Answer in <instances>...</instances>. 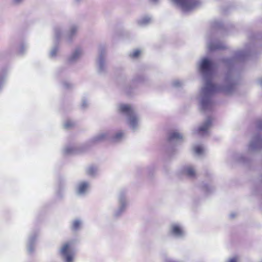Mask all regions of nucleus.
Masks as SVG:
<instances>
[{"label": "nucleus", "instance_id": "nucleus-25", "mask_svg": "<svg viewBox=\"0 0 262 262\" xmlns=\"http://www.w3.org/2000/svg\"><path fill=\"white\" fill-rule=\"evenodd\" d=\"M59 52V47L58 46H54L50 50L49 53V57L51 58H55L58 53Z\"/></svg>", "mask_w": 262, "mask_h": 262}, {"label": "nucleus", "instance_id": "nucleus-11", "mask_svg": "<svg viewBox=\"0 0 262 262\" xmlns=\"http://www.w3.org/2000/svg\"><path fill=\"white\" fill-rule=\"evenodd\" d=\"M118 201L119 206L118 209L114 213V215L116 216H119L120 215L125 211L127 207V202L125 195L124 192L120 193L118 197Z\"/></svg>", "mask_w": 262, "mask_h": 262}, {"label": "nucleus", "instance_id": "nucleus-36", "mask_svg": "<svg viewBox=\"0 0 262 262\" xmlns=\"http://www.w3.org/2000/svg\"><path fill=\"white\" fill-rule=\"evenodd\" d=\"M256 127L258 129H262V120L257 121Z\"/></svg>", "mask_w": 262, "mask_h": 262}, {"label": "nucleus", "instance_id": "nucleus-40", "mask_svg": "<svg viewBox=\"0 0 262 262\" xmlns=\"http://www.w3.org/2000/svg\"><path fill=\"white\" fill-rule=\"evenodd\" d=\"M204 187L206 189V190H207V191L208 190L209 191L210 189V188H211V187L210 186L208 185H206L204 186Z\"/></svg>", "mask_w": 262, "mask_h": 262}, {"label": "nucleus", "instance_id": "nucleus-8", "mask_svg": "<svg viewBox=\"0 0 262 262\" xmlns=\"http://www.w3.org/2000/svg\"><path fill=\"white\" fill-rule=\"evenodd\" d=\"M211 125L212 119L210 117H208L198 129L193 130V133L201 136H206L209 134V129Z\"/></svg>", "mask_w": 262, "mask_h": 262}, {"label": "nucleus", "instance_id": "nucleus-41", "mask_svg": "<svg viewBox=\"0 0 262 262\" xmlns=\"http://www.w3.org/2000/svg\"><path fill=\"white\" fill-rule=\"evenodd\" d=\"M235 215L236 214L235 213H231L230 214V216L231 218H233Z\"/></svg>", "mask_w": 262, "mask_h": 262}, {"label": "nucleus", "instance_id": "nucleus-7", "mask_svg": "<svg viewBox=\"0 0 262 262\" xmlns=\"http://www.w3.org/2000/svg\"><path fill=\"white\" fill-rule=\"evenodd\" d=\"M84 50L80 46L76 47L68 57L67 61L70 64L77 62L83 55Z\"/></svg>", "mask_w": 262, "mask_h": 262}, {"label": "nucleus", "instance_id": "nucleus-9", "mask_svg": "<svg viewBox=\"0 0 262 262\" xmlns=\"http://www.w3.org/2000/svg\"><path fill=\"white\" fill-rule=\"evenodd\" d=\"M112 135V132L110 130H102L91 139V142L93 143H97L111 139Z\"/></svg>", "mask_w": 262, "mask_h": 262}, {"label": "nucleus", "instance_id": "nucleus-35", "mask_svg": "<svg viewBox=\"0 0 262 262\" xmlns=\"http://www.w3.org/2000/svg\"><path fill=\"white\" fill-rule=\"evenodd\" d=\"M5 77L4 75H0V90H1L2 86L5 82Z\"/></svg>", "mask_w": 262, "mask_h": 262}, {"label": "nucleus", "instance_id": "nucleus-29", "mask_svg": "<svg viewBox=\"0 0 262 262\" xmlns=\"http://www.w3.org/2000/svg\"><path fill=\"white\" fill-rule=\"evenodd\" d=\"M141 51L139 50H136L130 53L129 56L133 58H137L140 54Z\"/></svg>", "mask_w": 262, "mask_h": 262}, {"label": "nucleus", "instance_id": "nucleus-12", "mask_svg": "<svg viewBox=\"0 0 262 262\" xmlns=\"http://www.w3.org/2000/svg\"><path fill=\"white\" fill-rule=\"evenodd\" d=\"M79 30V27L78 25L73 24L71 25L64 35V38L66 41L68 43L72 42L74 37L76 35Z\"/></svg>", "mask_w": 262, "mask_h": 262}, {"label": "nucleus", "instance_id": "nucleus-26", "mask_svg": "<svg viewBox=\"0 0 262 262\" xmlns=\"http://www.w3.org/2000/svg\"><path fill=\"white\" fill-rule=\"evenodd\" d=\"M82 222L79 220H75L73 222L72 229L74 231L79 230L81 225Z\"/></svg>", "mask_w": 262, "mask_h": 262}, {"label": "nucleus", "instance_id": "nucleus-19", "mask_svg": "<svg viewBox=\"0 0 262 262\" xmlns=\"http://www.w3.org/2000/svg\"><path fill=\"white\" fill-rule=\"evenodd\" d=\"M82 151L79 147L74 146H67L63 149V152L66 155L78 154Z\"/></svg>", "mask_w": 262, "mask_h": 262}, {"label": "nucleus", "instance_id": "nucleus-5", "mask_svg": "<svg viewBox=\"0 0 262 262\" xmlns=\"http://www.w3.org/2000/svg\"><path fill=\"white\" fill-rule=\"evenodd\" d=\"M60 253L65 258L66 262H73L75 251L71 243L64 244L60 249Z\"/></svg>", "mask_w": 262, "mask_h": 262}, {"label": "nucleus", "instance_id": "nucleus-13", "mask_svg": "<svg viewBox=\"0 0 262 262\" xmlns=\"http://www.w3.org/2000/svg\"><path fill=\"white\" fill-rule=\"evenodd\" d=\"M207 46L210 51H213L217 49H222L225 48V45L222 42L212 41L209 39L207 41Z\"/></svg>", "mask_w": 262, "mask_h": 262}, {"label": "nucleus", "instance_id": "nucleus-18", "mask_svg": "<svg viewBox=\"0 0 262 262\" xmlns=\"http://www.w3.org/2000/svg\"><path fill=\"white\" fill-rule=\"evenodd\" d=\"M90 187L89 183L81 182L79 183L77 187V193L79 195L85 194Z\"/></svg>", "mask_w": 262, "mask_h": 262}, {"label": "nucleus", "instance_id": "nucleus-30", "mask_svg": "<svg viewBox=\"0 0 262 262\" xmlns=\"http://www.w3.org/2000/svg\"><path fill=\"white\" fill-rule=\"evenodd\" d=\"M212 27L214 28H220L222 27V24L221 21L218 20H215L212 23Z\"/></svg>", "mask_w": 262, "mask_h": 262}, {"label": "nucleus", "instance_id": "nucleus-34", "mask_svg": "<svg viewBox=\"0 0 262 262\" xmlns=\"http://www.w3.org/2000/svg\"><path fill=\"white\" fill-rule=\"evenodd\" d=\"M88 101L86 99L83 98L82 100L81 107L82 109H85L88 106Z\"/></svg>", "mask_w": 262, "mask_h": 262}, {"label": "nucleus", "instance_id": "nucleus-6", "mask_svg": "<svg viewBox=\"0 0 262 262\" xmlns=\"http://www.w3.org/2000/svg\"><path fill=\"white\" fill-rule=\"evenodd\" d=\"M262 148V137L259 135L253 136L248 145V151L250 153L258 151Z\"/></svg>", "mask_w": 262, "mask_h": 262}, {"label": "nucleus", "instance_id": "nucleus-10", "mask_svg": "<svg viewBox=\"0 0 262 262\" xmlns=\"http://www.w3.org/2000/svg\"><path fill=\"white\" fill-rule=\"evenodd\" d=\"M170 233L177 238H182L185 233L183 227L179 224L173 223L170 226Z\"/></svg>", "mask_w": 262, "mask_h": 262}, {"label": "nucleus", "instance_id": "nucleus-23", "mask_svg": "<svg viewBox=\"0 0 262 262\" xmlns=\"http://www.w3.org/2000/svg\"><path fill=\"white\" fill-rule=\"evenodd\" d=\"M98 171V168L94 166L89 167L86 170V173L92 177H95L97 174Z\"/></svg>", "mask_w": 262, "mask_h": 262}, {"label": "nucleus", "instance_id": "nucleus-3", "mask_svg": "<svg viewBox=\"0 0 262 262\" xmlns=\"http://www.w3.org/2000/svg\"><path fill=\"white\" fill-rule=\"evenodd\" d=\"M105 58V47L104 46H100L98 49V57L96 62L98 72L100 74H103L107 71V64Z\"/></svg>", "mask_w": 262, "mask_h": 262}, {"label": "nucleus", "instance_id": "nucleus-37", "mask_svg": "<svg viewBox=\"0 0 262 262\" xmlns=\"http://www.w3.org/2000/svg\"><path fill=\"white\" fill-rule=\"evenodd\" d=\"M237 257L236 256L230 258L228 262H237Z\"/></svg>", "mask_w": 262, "mask_h": 262}, {"label": "nucleus", "instance_id": "nucleus-2", "mask_svg": "<svg viewBox=\"0 0 262 262\" xmlns=\"http://www.w3.org/2000/svg\"><path fill=\"white\" fill-rule=\"evenodd\" d=\"M117 110L119 113L126 117L127 124L131 129L136 130L138 128L140 118L133 106L127 104H119Z\"/></svg>", "mask_w": 262, "mask_h": 262}, {"label": "nucleus", "instance_id": "nucleus-22", "mask_svg": "<svg viewBox=\"0 0 262 262\" xmlns=\"http://www.w3.org/2000/svg\"><path fill=\"white\" fill-rule=\"evenodd\" d=\"M151 18L148 16H145L138 20V23L140 26H146L151 22Z\"/></svg>", "mask_w": 262, "mask_h": 262}, {"label": "nucleus", "instance_id": "nucleus-33", "mask_svg": "<svg viewBox=\"0 0 262 262\" xmlns=\"http://www.w3.org/2000/svg\"><path fill=\"white\" fill-rule=\"evenodd\" d=\"M183 83L179 80H176L172 82V85L175 88L180 87Z\"/></svg>", "mask_w": 262, "mask_h": 262}, {"label": "nucleus", "instance_id": "nucleus-15", "mask_svg": "<svg viewBox=\"0 0 262 262\" xmlns=\"http://www.w3.org/2000/svg\"><path fill=\"white\" fill-rule=\"evenodd\" d=\"M183 173L190 178H193L196 176V171L194 167L187 165L183 168Z\"/></svg>", "mask_w": 262, "mask_h": 262}, {"label": "nucleus", "instance_id": "nucleus-1", "mask_svg": "<svg viewBox=\"0 0 262 262\" xmlns=\"http://www.w3.org/2000/svg\"><path fill=\"white\" fill-rule=\"evenodd\" d=\"M247 51L239 50L236 52L232 59H224L223 62L229 67L223 82L215 85L212 82L213 78V63L207 58H203L199 63V68L201 73L204 84L202 88L198 99L201 109L203 111H211L214 105L213 96L217 92H223L226 94H231L235 90L237 82L238 73L233 68V66L238 61L245 60L249 56Z\"/></svg>", "mask_w": 262, "mask_h": 262}, {"label": "nucleus", "instance_id": "nucleus-14", "mask_svg": "<svg viewBox=\"0 0 262 262\" xmlns=\"http://www.w3.org/2000/svg\"><path fill=\"white\" fill-rule=\"evenodd\" d=\"M182 135L176 131L170 133L168 137V140L170 144L177 143L182 140Z\"/></svg>", "mask_w": 262, "mask_h": 262}, {"label": "nucleus", "instance_id": "nucleus-16", "mask_svg": "<svg viewBox=\"0 0 262 262\" xmlns=\"http://www.w3.org/2000/svg\"><path fill=\"white\" fill-rule=\"evenodd\" d=\"M149 79L148 77L144 75H136L132 80L134 84L140 83L146 84L148 82Z\"/></svg>", "mask_w": 262, "mask_h": 262}, {"label": "nucleus", "instance_id": "nucleus-24", "mask_svg": "<svg viewBox=\"0 0 262 262\" xmlns=\"http://www.w3.org/2000/svg\"><path fill=\"white\" fill-rule=\"evenodd\" d=\"M193 150L195 154L198 156H200L205 151L204 147L201 145H195L193 147Z\"/></svg>", "mask_w": 262, "mask_h": 262}, {"label": "nucleus", "instance_id": "nucleus-28", "mask_svg": "<svg viewBox=\"0 0 262 262\" xmlns=\"http://www.w3.org/2000/svg\"><path fill=\"white\" fill-rule=\"evenodd\" d=\"M26 49V45L24 43L20 44L18 48V53L21 55L23 54L25 52Z\"/></svg>", "mask_w": 262, "mask_h": 262}, {"label": "nucleus", "instance_id": "nucleus-44", "mask_svg": "<svg viewBox=\"0 0 262 262\" xmlns=\"http://www.w3.org/2000/svg\"><path fill=\"white\" fill-rule=\"evenodd\" d=\"M261 262H262V261Z\"/></svg>", "mask_w": 262, "mask_h": 262}, {"label": "nucleus", "instance_id": "nucleus-38", "mask_svg": "<svg viewBox=\"0 0 262 262\" xmlns=\"http://www.w3.org/2000/svg\"><path fill=\"white\" fill-rule=\"evenodd\" d=\"M23 0H13V2L15 5H18L20 4L23 2Z\"/></svg>", "mask_w": 262, "mask_h": 262}, {"label": "nucleus", "instance_id": "nucleus-4", "mask_svg": "<svg viewBox=\"0 0 262 262\" xmlns=\"http://www.w3.org/2000/svg\"><path fill=\"white\" fill-rule=\"evenodd\" d=\"M184 12H187L196 8L200 5L199 0H172Z\"/></svg>", "mask_w": 262, "mask_h": 262}, {"label": "nucleus", "instance_id": "nucleus-39", "mask_svg": "<svg viewBox=\"0 0 262 262\" xmlns=\"http://www.w3.org/2000/svg\"><path fill=\"white\" fill-rule=\"evenodd\" d=\"M258 84L262 86V78H260L257 80Z\"/></svg>", "mask_w": 262, "mask_h": 262}, {"label": "nucleus", "instance_id": "nucleus-43", "mask_svg": "<svg viewBox=\"0 0 262 262\" xmlns=\"http://www.w3.org/2000/svg\"><path fill=\"white\" fill-rule=\"evenodd\" d=\"M81 0H75V1L77 3H78Z\"/></svg>", "mask_w": 262, "mask_h": 262}, {"label": "nucleus", "instance_id": "nucleus-32", "mask_svg": "<svg viewBox=\"0 0 262 262\" xmlns=\"http://www.w3.org/2000/svg\"><path fill=\"white\" fill-rule=\"evenodd\" d=\"M234 158L239 162H244L245 160L243 156L240 154H236L234 156Z\"/></svg>", "mask_w": 262, "mask_h": 262}, {"label": "nucleus", "instance_id": "nucleus-20", "mask_svg": "<svg viewBox=\"0 0 262 262\" xmlns=\"http://www.w3.org/2000/svg\"><path fill=\"white\" fill-rule=\"evenodd\" d=\"M37 233H34L31 235L29 239V242L27 246L28 251L29 253H32L34 250V244L35 242V238L37 236Z\"/></svg>", "mask_w": 262, "mask_h": 262}, {"label": "nucleus", "instance_id": "nucleus-17", "mask_svg": "<svg viewBox=\"0 0 262 262\" xmlns=\"http://www.w3.org/2000/svg\"><path fill=\"white\" fill-rule=\"evenodd\" d=\"M64 28L62 26H57L54 28V36L56 40H59L63 36Z\"/></svg>", "mask_w": 262, "mask_h": 262}, {"label": "nucleus", "instance_id": "nucleus-21", "mask_svg": "<svg viewBox=\"0 0 262 262\" xmlns=\"http://www.w3.org/2000/svg\"><path fill=\"white\" fill-rule=\"evenodd\" d=\"M124 137V133L122 131L116 133L114 136H111V139L113 142H117L120 141Z\"/></svg>", "mask_w": 262, "mask_h": 262}, {"label": "nucleus", "instance_id": "nucleus-42", "mask_svg": "<svg viewBox=\"0 0 262 262\" xmlns=\"http://www.w3.org/2000/svg\"><path fill=\"white\" fill-rule=\"evenodd\" d=\"M151 1L152 2H154V3H157V2L158 1V0H151Z\"/></svg>", "mask_w": 262, "mask_h": 262}, {"label": "nucleus", "instance_id": "nucleus-27", "mask_svg": "<svg viewBox=\"0 0 262 262\" xmlns=\"http://www.w3.org/2000/svg\"><path fill=\"white\" fill-rule=\"evenodd\" d=\"M75 125V123L72 120H67L63 124V126L66 129H69Z\"/></svg>", "mask_w": 262, "mask_h": 262}, {"label": "nucleus", "instance_id": "nucleus-31", "mask_svg": "<svg viewBox=\"0 0 262 262\" xmlns=\"http://www.w3.org/2000/svg\"><path fill=\"white\" fill-rule=\"evenodd\" d=\"M63 86L65 89H69L73 87V85L69 81H65L63 82Z\"/></svg>", "mask_w": 262, "mask_h": 262}]
</instances>
